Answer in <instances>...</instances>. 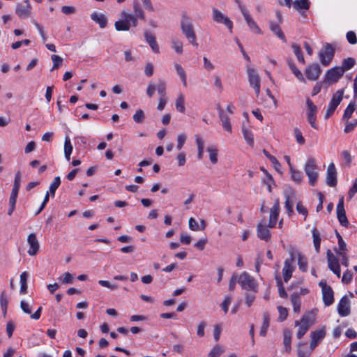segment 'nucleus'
Instances as JSON below:
<instances>
[{
    "label": "nucleus",
    "mask_w": 357,
    "mask_h": 357,
    "mask_svg": "<svg viewBox=\"0 0 357 357\" xmlns=\"http://www.w3.org/2000/svg\"><path fill=\"white\" fill-rule=\"evenodd\" d=\"M327 255V261H328V266L329 269L333 271V270L335 269L336 267H340V263L337 257L334 256V255L331 252L330 250H327L326 252Z\"/></svg>",
    "instance_id": "23"
},
{
    "label": "nucleus",
    "mask_w": 357,
    "mask_h": 357,
    "mask_svg": "<svg viewBox=\"0 0 357 357\" xmlns=\"http://www.w3.org/2000/svg\"><path fill=\"white\" fill-rule=\"evenodd\" d=\"M291 47L293 49L294 53L297 57L298 61L304 64L305 61L300 46L296 43H293L291 45Z\"/></svg>",
    "instance_id": "42"
},
{
    "label": "nucleus",
    "mask_w": 357,
    "mask_h": 357,
    "mask_svg": "<svg viewBox=\"0 0 357 357\" xmlns=\"http://www.w3.org/2000/svg\"><path fill=\"white\" fill-rule=\"evenodd\" d=\"M313 314L312 312L305 314L301 318V321H296L295 326H299L296 337L298 339H301L309 330L312 321Z\"/></svg>",
    "instance_id": "4"
},
{
    "label": "nucleus",
    "mask_w": 357,
    "mask_h": 357,
    "mask_svg": "<svg viewBox=\"0 0 357 357\" xmlns=\"http://www.w3.org/2000/svg\"><path fill=\"white\" fill-rule=\"evenodd\" d=\"M283 344L285 348V351L287 353H290L291 351V332L289 329H284L283 331Z\"/></svg>",
    "instance_id": "24"
},
{
    "label": "nucleus",
    "mask_w": 357,
    "mask_h": 357,
    "mask_svg": "<svg viewBox=\"0 0 357 357\" xmlns=\"http://www.w3.org/2000/svg\"><path fill=\"white\" fill-rule=\"evenodd\" d=\"M184 103L185 99L183 96L182 94L178 95L176 100V108L178 112L181 113H183L185 110Z\"/></svg>",
    "instance_id": "50"
},
{
    "label": "nucleus",
    "mask_w": 357,
    "mask_h": 357,
    "mask_svg": "<svg viewBox=\"0 0 357 357\" xmlns=\"http://www.w3.org/2000/svg\"><path fill=\"white\" fill-rule=\"evenodd\" d=\"M212 18L215 22L225 24L230 32L232 31L233 22L231 20L216 8H212Z\"/></svg>",
    "instance_id": "8"
},
{
    "label": "nucleus",
    "mask_w": 357,
    "mask_h": 357,
    "mask_svg": "<svg viewBox=\"0 0 357 357\" xmlns=\"http://www.w3.org/2000/svg\"><path fill=\"white\" fill-rule=\"evenodd\" d=\"M269 28L271 31L276 35L280 39H281L283 42H287L284 33L282 32L280 26L273 22H270L269 23Z\"/></svg>",
    "instance_id": "22"
},
{
    "label": "nucleus",
    "mask_w": 357,
    "mask_h": 357,
    "mask_svg": "<svg viewBox=\"0 0 357 357\" xmlns=\"http://www.w3.org/2000/svg\"><path fill=\"white\" fill-rule=\"evenodd\" d=\"M242 132L243 135V137L246 142L250 146H253L254 144V137L253 134L250 130L247 128L244 125L242 126Z\"/></svg>",
    "instance_id": "34"
},
{
    "label": "nucleus",
    "mask_w": 357,
    "mask_h": 357,
    "mask_svg": "<svg viewBox=\"0 0 357 357\" xmlns=\"http://www.w3.org/2000/svg\"><path fill=\"white\" fill-rule=\"evenodd\" d=\"M298 265L299 269L302 272H306L307 270V258L301 253H298Z\"/></svg>",
    "instance_id": "37"
},
{
    "label": "nucleus",
    "mask_w": 357,
    "mask_h": 357,
    "mask_svg": "<svg viewBox=\"0 0 357 357\" xmlns=\"http://www.w3.org/2000/svg\"><path fill=\"white\" fill-rule=\"evenodd\" d=\"M278 310L279 312L278 320L280 321H284L287 319V315H288L287 308L282 307V306H279V307H278Z\"/></svg>",
    "instance_id": "57"
},
{
    "label": "nucleus",
    "mask_w": 357,
    "mask_h": 357,
    "mask_svg": "<svg viewBox=\"0 0 357 357\" xmlns=\"http://www.w3.org/2000/svg\"><path fill=\"white\" fill-rule=\"evenodd\" d=\"M91 18L93 21L96 22L99 24L100 27L103 29L107 26V19L105 15L102 13H98L97 12H93L91 15Z\"/></svg>",
    "instance_id": "20"
},
{
    "label": "nucleus",
    "mask_w": 357,
    "mask_h": 357,
    "mask_svg": "<svg viewBox=\"0 0 357 357\" xmlns=\"http://www.w3.org/2000/svg\"><path fill=\"white\" fill-rule=\"evenodd\" d=\"M207 151L211 163L216 164L218 162V149L215 146H209L207 148Z\"/></svg>",
    "instance_id": "38"
},
{
    "label": "nucleus",
    "mask_w": 357,
    "mask_h": 357,
    "mask_svg": "<svg viewBox=\"0 0 357 357\" xmlns=\"http://www.w3.org/2000/svg\"><path fill=\"white\" fill-rule=\"evenodd\" d=\"M61 184V178L60 176H56L53 181L51 183L49 188V193L51 195L52 197L55 196V192L57 188L59 187Z\"/></svg>",
    "instance_id": "39"
},
{
    "label": "nucleus",
    "mask_w": 357,
    "mask_h": 357,
    "mask_svg": "<svg viewBox=\"0 0 357 357\" xmlns=\"http://www.w3.org/2000/svg\"><path fill=\"white\" fill-rule=\"evenodd\" d=\"M347 40L351 45H355L357 43V38L355 32L350 31L347 33Z\"/></svg>",
    "instance_id": "63"
},
{
    "label": "nucleus",
    "mask_w": 357,
    "mask_h": 357,
    "mask_svg": "<svg viewBox=\"0 0 357 357\" xmlns=\"http://www.w3.org/2000/svg\"><path fill=\"white\" fill-rule=\"evenodd\" d=\"M307 107V118L317 117V107L309 98L306 100Z\"/></svg>",
    "instance_id": "29"
},
{
    "label": "nucleus",
    "mask_w": 357,
    "mask_h": 357,
    "mask_svg": "<svg viewBox=\"0 0 357 357\" xmlns=\"http://www.w3.org/2000/svg\"><path fill=\"white\" fill-rule=\"evenodd\" d=\"M304 345L303 343H298V357H309L310 356V351L307 349H302V347Z\"/></svg>",
    "instance_id": "59"
},
{
    "label": "nucleus",
    "mask_w": 357,
    "mask_h": 357,
    "mask_svg": "<svg viewBox=\"0 0 357 357\" xmlns=\"http://www.w3.org/2000/svg\"><path fill=\"white\" fill-rule=\"evenodd\" d=\"M114 26L116 31H128L130 29V25L128 23V20H118L115 22Z\"/></svg>",
    "instance_id": "35"
},
{
    "label": "nucleus",
    "mask_w": 357,
    "mask_h": 357,
    "mask_svg": "<svg viewBox=\"0 0 357 357\" xmlns=\"http://www.w3.org/2000/svg\"><path fill=\"white\" fill-rule=\"evenodd\" d=\"M121 18L124 20H128V23L130 26L135 27L137 25V19L138 17L133 15L132 14H130L123 10L121 13Z\"/></svg>",
    "instance_id": "31"
},
{
    "label": "nucleus",
    "mask_w": 357,
    "mask_h": 357,
    "mask_svg": "<svg viewBox=\"0 0 357 357\" xmlns=\"http://www.w3.org/2000/svg\"><path fill=\"white\" fill-rule=\"evenodd\" d=\"M241 12L244 17V19L249 26L251 31L257 34H261V30L253 20L248 10L243 6H239Z\"/></svg>",
    "instance_id": "10"
},
{
    "label": "nucleus",
    "mask_w": 357,
    "mask_h": 357,
    "mask_svg": "<svg viewBox=\"0 0 357 357\" xmlns=\"http://www.w3.org/2000/svg\"><path fill=\"white\" fill-rule=\"evenodd\" d=\"M323 302L326 306H330L334 302L333 291L331 287L322 291Z\"/></svg>",
    "instance_id": "21"
},
{
    "label": "nucleus",
    "mask_w": 357,
    "mask_h": 357,
    "mask_svg": "<svg viewBox=\"0 0 357 357\" xmlns=\"http://www.w3.org/2000/svg\"><path fill=\"white\" fill-rule=\"evenodd\" d=\"M181 29L182 33L188 40L189 43L197 47V36L194 30L193 24L190 19L185 15H183L181 21Z\"/></svg>",
    "instance_id": "1"
},
{
    "label": "nucleus",
    "mask_w": 357,
    "mask_h": 357,
    "mask_svg": "<svg viewBox=\"0 0 357 357\" xmlns=\"http://www.w3.org/2000/svg\"><path fill=\"white\" fill-rule=\"evenodd\" d=\"M355 59L354 58L349 57L343 60L342 66H340V68L343 70V72L344 73L345 71L352 68L355 66Z\"/></svg>",
    "instance_id": "43"
},
{
    "label": "nucleus",
    "mask_w": 357,
    "mask_h": 357,
    "mask_svg": "<svg viewBox=\"0 0 357 357\" xmlns=\"http://www.w3.org/2000/svg\"><path fill=\"white\" fill-rule=\"evenodd\" d=\"M32 7L29 0H25L22 3L16 5L15 13L21 18H28L31 13Z\"/></svg>",
    "instance_id": "11"
},
{
    "label": "nucleus",
    "mask_w": 357,
    "mask_h": 357,
    "mask_svg": "<svg viewBox=\"0 0 357 357\" xmlns=\"http://www.w3.org/2000/svg\"><path fill=\"white\" fill-rule=\"evenodd\" d=\"M73 148L71 144L70 139L69 137L66 136L65 137L64 142V154L67 161H70V155L73 152Z\"/></svg>",
    "instance_id": "32"
},
{
    "label": "nucleus",
    "mask_w": 357,
    "mask_h": 357,
    "mask_svg": "<svg viewBox=\"0 0 357 357\" xmlns=\"http://www.w3.org/2000/svg\"><path fill=\"white\" fill-rule=\"evenodd\" d=\"M255 294L252 291V293H245V303L248 305V307H250L252 304L253 303L255 299Z\"/></svg>",
    "instance_id": "61"
},
{
    "label": "nucleus",
    "mask_w": 357,
    "mask_h": 357,
    "mask_svg": "<svg viewBox=\"0 0 357 357\" xmlns=\"http://www.w3.org/2000/svg\"><path fill=\"white\" fill-rule=\"evenodd\" d=\"M335 52V48L333 45L330 43H326L319 53L321 63L324 66H329L334 57Z\"/></svg>",
    "instance_id": "5"
},
{
    "label": "nucleus",
    "mask_w": 357,
    "mask_h": 357,
    "mask_svg": "<svg viewBox=\"0 0 357 357\" xmlns=\"http://www.w3.org/2000/svg\"><path fill=\"white\" fill-rule=\"evenodd\" d=\"M337 311L341 317H347L350 314L349 301L347 296L340 299L337 305Z\"/></svg>",
    "instance_id": "15"
},
{
    "label": "nucleus",
    "mask_w": 357,
    "mask_h": 357,
    "mask_svg": "<svg viewBox=\"0 0 357 357\" xmlns=\"http://www.w3.org/2000/svg\"><path fill=\"white\" fill-rule=\"evenodd\" d=\"M280 211L271 208L268 221L269 228H273L275 227L280 214Z\"/></svg>",
    "instance_id": "33"
},
{
    "label": "nucleus",
    "mask_w": 357,
    "mask_h": 357,
    "mask_svg": "<svg viewBox=\"0 0 357 357\" xmlns=\"http://www.w3.org/2000/svg\"><path fill=\"white\" fill-rule=\"evenodd\" d=\"M325 335H326V332L324 328L317 330L315 331H312V332H311V334H310L311 340L313 341H315L318 343L319 342H321L322 339H324Z\"/></svg>",
    "instance_id": "36"
},
{
    "label": "nucleus",
    "mask_w": 357,
    "mask_h": 357,
    "mask_svg": "<svg viewBox=\"0 0 357 357\" xmlns=\"http://www.w3.org/2000/svg\"><path fill=\"white\" fill-rule=\"evenodd\" d=\"M186 139H187V137L183 133L179 134L178 135V137H177V149L178 150H181L183 148V146L186 141Z\"/></svg>",
    "instance_id": "62"
},
{
    "label": "nucleus",
    "mask_w": 357,
    "mask_h": 357,
    "mask_svg": "<svg viewBox=\"0 0 357 357\" xmlns=\"http://www.w3.org/2000/svg\"><path fill=\"white\" fill-rule=\"evenodd\" d=\"M144 38H145L146 41L150 45L151 50L155 53H158L159 52V46L157 43L155 37L149 31H145Z\"/></svg>",
    "instance_id": "18"
},
{
    "label": "nucleus",
    "mask_w": 357,
    "mask_h": 357,
    "mask_svg": "<svg viewBox=\"0 0 357 357\" xmlns=\"http://www.w3.org/2000/svg\"><path fill=\"white\" fill-rule=\"evenodd\" d=\"M291 303L294 312L298 313L301 310V301L298 294H294L290 296Z\"/></svg>",
    "instance_id": "28"
},
{
    "label": "nucleus",
    "mask_w": 357,
    "mask_h": 357,
    "mask_svg": "<svg viewBox=\"0 0 357 357\" xmlns=\"http://www.w3.org/2000/svg\"><path fill=\"white\" fill-rule=\"evenodd\" d=\"M21 178H22L21 172L20 171H18L16 172L15 176L14 183H13L11 194H10L11 195L17 197L18 192H19V190L20 188V185H21Z\"/></svg>",
    "instance_id": "25"
},
{
    "label": "nucleus",
    "mask_w": 357,
    "mask_h": 357,
    "mask_svg": "<svg viewBox=\"0 0 357 357\" xmlns=\"http://www.w3.org/2000/svg\"><path fill=\"white\" fill-rule=\"evenodd\" d=\"M0 305L3 316L5 317L7 312L8 301L5 291H3L0 296Z\"/></svg>",
    "instance_id": "47"
},
{
    "label": "nucleus",
    "mask_w": 357,
    "mask_h": 357,
    "mask_svg": "<svg viewBox=\"0 0 357 357\" xmlns=\"http://www.w3.org/2000/svg\"><path fill=\"white\" fill-rule=\"evenodd\" d=\"M51 59L53 62V67L52 68V70L59 68L63 62V59L61 56L56 54L52 55Z\"/></svg>",
    "instance_id": "55"
},
{
    "label": "nucleus",
    "mask_w": 357,
    "mask_h": 357,
    "mask_svg": "<svg viewBox=\"0 0 357 357\" xmlns=\"http://www.w3.org/2000/svg\"><path fill=\"white\" fill-rule=\"evenodd\" d=\"M60 280L64 284H72L73 282V277L72 274L68 272H66L63 276H61Z\"/></svg>",
    "instance_id": "56"
},
{
    "label": "nucleus",
    "mask_w": 357,
    "mask_h": 357,
    "mask_svg": "<svg viewBox=\"0 0 357 357\" xmlns=\"http://www.w3.org/2000/svg\"><path fill=\"white\" fill-rule=\"evenodd\" d=\"M294 134H295V137H296V142L299 144H302V145L304 144L305 142V139L303 137V135L298 128L294 129Z\"/></svg>",
    "instance_id": "64"
},
{
    "label": "nucleus",
    "mask_w": 357,
    "mask_h": 357,
    "mask_svg": "<svg viewBox=\"0 0 357 357\" xmlns=\"http://www.w3.org/2000/svg\"><path fill=\"white\" fill-rule=\"evenodd\" d=\"M343 94V90H339L333 95L324 116L325 119H328L334 113L335 110L342 100Z\"/></svg>",
    "instance_id": "6"
},
{
    "label": "nucleus",
    "mask_w": 357,
    "mask_h": 357,
    "mask_svg": "<svg viewBox=\"0 0 357 357\" xmlns=\"http://www.w3.org/2000/svg\"><path fill=\"white\" fill-rule=\"evenodd\" d=\"M27 243L29 245V249L28 250L27 253L30 256H35L39 250L40 245L36 238V235L34 233H31L28 236Z\"/></svg>",
    "instance_id": "14"
},
{
    "label": "nucleus",
    "mask_w": 357,
    "mask_h": 357,
    "mask_svg": "<svg viewBox=\"0 0 357 357\" xmlns=\"http://www.w3.org/2000/svg\"><path fill=\"white\" fill-rule=\"evenodd\" d=\"M291 259H286L284 262V267L282 268L283 279L285 282H287L292 276L294 267L293 266Z\"/></svg>",
    "instance_id": "17"
},
{
    "label": "nucleus",
    "mask_w": 357,
    "mask_h": 357,
    "mask_svg": "<svg viewBox=\"0 0 357 357\" xmlns=\"http://www.w3.org/2000/svg\"><path fill=\"white\" fill-rule=\"evenodd\" d=\"M247 73L250 85L254 89L256 96H259L260 93V77L256 70L251 67L247 68Z\"/></svg>",
    "instance_id": "9"
},
{
    "label": "nucleus",
    "mask_w": 357,
    "mask_h": 357,
    "mask_svg": "<svg viewBox=\"0 0 357 357\" xmlns=\"http://www.w3.org/2000/svg\"><path fill=\"white\" fill-rule=\"evenodd\" d=\"M217 109L218 111L219 116H220V121L222 122L223 128L226 131H227L229 132H231L232 129H231V125L230 123L229 118L224 114V112L220 107H218Z\"/></svg>",
    "instance_id": "19"
},
{
    "label": "nucleus",
    "mask_w": 357,
    "mask_h": 357,
    "mask_svg": "<svg viewBox=\"0 0 357 357\" xmlns=\"http://www.w3.org/2000/svg\"><path fill=\"white\" fill-rule=\"evenodd\" d=\"M270 315L267 312L263 314V323L260 329L259 334L261 336L264 337L266 335L267 330L269 327Z\"/></svg>",
    "instance_id": "27"
},
{
    "label": "nucleus",
    "mask_w": 357,
    "mask_h": 357,
    "mask_svg": "<svg viewBox=\"0 0 357 357\" xmlns=\"http://www.w3.org/2000/svg\"><path fill=\"white\" fill-rule=\"evenodd\" d=\"M133 10L135 13L133 15L138 17L139 19L145 20L144 13L137 1H134L133 2Z\"/></svg>",
    "instance_id": "46"
},
{
    "label": "nucleus",
    "mask_w": 357,
    "mask_h": 357,
    "mask_svg": "<svg viewBox=\"0 0 357 357\" xmlns=\"http://www.w3.org/2000/svg\"><path fill=\"white\" fill-rule=\"evenodd\" d=\"M337 211V218L340 225L344 227H348L349 222L346 216V213L344 209L342 210H336Z\"/></svg>",
    "instance_id": "41"
},
{
    "label": "nucleus",
    "mask_w": 357,
    "mask_h": 357,
    "mask_svg": "<svg viewBox=\"0 0 357 357\" xmlns=\"http://www.w3.org/2000/svg\"><path fill=\"white\" fill-rule=\"evenodd\" d=\"M288 66L289 68L291 69L293 74L295 75V77L300 81V82H305V78L302 74V73L298 70V68L296 67V64L291 61L288 60L287 61Z\"/></svg>",
    "instance_id": "26"
},
{
    "label": "nucleus",
    "mask_w": 357,
    "mask_h": 357,
    "mask_svg": "<svg viewBox=\"0 0 357 357\" xmlns=\"http://www.w3.org/2000/svg\"><path fill=\"white\" fill-rule=\"evenodd\" d=\"M343 75L344 72L340 66L333 67L326 71L324 82L328 84L336 83Z\"/></svg>",
    "instance_id": "7"
},
{
    "label": "nucleus",
    "mask_w": 357,
    "mask_h": 357,
    "mask_svg": "<svg viewBox=\"0 0 357 357\" xmlns=\"http://www.w3.org/2000/svg\"><path fill=\"white\" fill-rule=\"evenodd\" d=\"M313 243L317 252H319L321 245V237L319 232L316 228H313L312 231Z\"/></svg>",
    "instance_id": "40"
},
{
    "label": "nucleus",
    "mask_w": 357,
    "mask_h": 357,
    "mask_svg": "<svg viewBox=\"0 0 357 357\" xmlns=\"http://www.w3.org/2000/svg\"><path fill=\"white\" fill-rule=\"evenodd\" d=\"M238 283L243 289L257 293L258 291V284L255 278L248 273L244 271L238 277Z\"/></svg>",
    "instance_id": "2"
},
{
    "label": "nucleus",
    "mask_w": 357,
    "mask_h": 357,
    "mask_svg": "<svg viewBox=\"0 0 357 357\" xmlns=\"http://www.w3.org/2000/svg\"><path fill=\"white\" fill-rule=\"evenodd\" d=\"M290 173H291V178L294 182H296L297 183H301L302 182L303 174L300 171H298V170L294 169L293 167H291Z\"/></svg>",
    "instance_id": "45"
},
{
    "label": "nucleus",
    "mask_w": 357,
    "mask_h": 357,
    "mask_svg": "<svg viewBox=\"0 0 357 357\" xmlns=\"http://www.w3.org/2000/svg\"><path fill=\"white\" fill-rule=\"evenodd\" d=\"M357 126V119H354L352 121H347L344 128V132L348 133L352 131Z\"/></svg>",
    "instance_id": "58"
},
{
    "label": "nucleus",
    "mask_w": 357,
    "mask_h": 357,
    "mask_svg": "<svg viewBox=\"0 0 357 357\" xmlns=\"http://www.w3.org/2000/svg\"><path fill=\"white\" fill-rule=\"evenodd\" d=\"M132 118L136 123H140L143 122L145 119L144 112L142 109H138L136 111Z\"/></svg>",
    "instance_id": "54"
},
{
    "label": "nucleus",
    "mask_w": 357,
    "mask_h": 357,
    "mask_svg": "<svg viewBox=\"0 0 357 357\" xmlns=\"http://www.w3.org/2000/svg\"><path fill=\"white\" fill-rule=\"evenodd\" d=\"M353 273L351 271L347 270L342 275V282L344 284H349L351 282Z\"/></svg>",
    "instance_id": "60"
},
{
    "label": "nucleus",
    "mask_w": 357,
    "mask_h": 357,
    "mask_svg": "<svg viewBox=\"0 0 357 357\" xmlns=\"http://www.w3.org/2000/svg\"><path fill=\"white\" fill-rule=\"evenodd\" d=\"M225 350L220 344H216L209 352L208 357H219Z\"/></svg>",
    "instance_id": "51"
},
{
    "label": "nucleus",
    "mask_w": 357,
    "mask_h": 357,
    "mask_svg": "<svg viewBox=\"0 0 357 357\" xmlns=\"http://www.w3.org/2000/svg\"><path fill=\"white\" fill-rule=\"evenodd\" d=\"M326 182L330 187H335L337 185V171L333 162L328 166Z\"/></svg>",
    "instance_id": "13"
},
{
    "label": "nucleus",
    "mask_w": 357,
    "mask_h": 357,
    "mask_svg": "<svg viewBox=\"0 0 357 357\" xmlns=\"http://www.w3.org/2000/svg\"><path fill=\"white\" fill-rule=\"evenodd\" d=\"M356 109V105L354 102H350L347 108L345 109L343 114V119L349 120L352 114Z\"/></svg>",
    "instance_id": "44"
},
{
    "label": "nucleus",
    "mask_w": 357,
    "mask_h": 357,
    "mask_svg": "<svg viewBox=\"0 0 357 357\" xmlns=\"http://www.w3.org/2000/svg\"><path fill=\"white\" fill-rule=\"evenodd\" d=\"M257 235L259 238L264 241H269L271 239V234L268 229V226L266 227L263 223L260 222L257 227Z\"/></svg>",
    "instance_id": "16"
},
{
    "label": "nucleus",
    "mask_w": 357,
    "mask_h": 357,
    "mask_svg": "<svg viewBox=\"0 0 357 357\" xmlns=\"http://www.w3.org/2000/svg\"><path fill=\"white\" fill-rule=\"evenodd\" d=\"M294 7L296 10H307L310 7V2L308 0H296L294 2Z\"/></svg>",
    "instance_id": "48"
},
{
    "label": "nucleus",
    "mask_w": 357,
    "mask_h": 357,
    "mask_svg": "<svg viewBox=\"0 0 357 357\" xmlns=\"http://www.w3.org/2000/svg\"><path fill=\"white\" fill-rule=\"evenodd\" d=\"M284 204H285V208L287 211V214L289 216H291L294 212V211H293L294 203L291 201L289 195H285V203Z\"/></svg>",
    "instance_id": "52"
},
{
    "label": "nucleus",
    "mask_w": 357,
    "mask_h": 357,
    "mask_svg": "<svg viewBox=\"0 0 357 357\" xmlns=\"http://www.w3.org/2000/svg\"><path fill=\"white\" fill-rule=\"evenodd\" d=\"M156 90L160 97L166 98V85L163 81H160L156 86Z\"/></svg>",
    "instance_id": "53"
},
{
    "label": "nucleus",
    "mask_w": 357,
    "mask_h": 357,
    "mask_svg": "<svg viewBox=\"0 0 357 357\" xmlns=\"http://www.w3.org/2000/svg\"><path fill=\"white\" fill-rule=\"evenodd\" d=\"M321 73V69L318 63L309 66L305 70V75L309 80L316 81Z\"/></svg>",
    "instance_id": "12"
},
{
    "label": "nucleus",
    "mask_w": 357,
    "mask_h": 357,
    "mask_svg": "<svg viewBox=\"0 0 357 357\" xmlns=\"http://www.w3.org/2000/svg\"><path fill=\"white\" fill-rule=\"evenodd\" d=\"M317 166L316 160L313 158H309L306 160L304 166V170L309 179V184L314 186L317 183L319 173L317 172Z\"/></svg>",
    "instance_id": "3"
},
{
    "label": "nucleus",
    "mask_w": 357,
    "mask_h": 357,
    "mask_svg": "<svg viewBox=\"0 0 357 357\" xmlns=\"http://www.w3.org/2000/svg\"><path fill=\"white\" fill-rule=\"evenodd\" d=\"M175 69L180 76L184 86H187L186 74L182 66L178 63L174 64Z\"/></svg>",
    "instance_id": "49"
},
{
    "label": "nucleus",
    "mask_w": 357,
    "mask_h": 357,
    "mask_svg": "<svg viewBox=\"0 0 357 357\" xmlns=\"http://www.w3.org/2000/svg\"><path fill=\"white\" fill-rule=\"evenodd\" d=\"M195 142L197 146V158L202 160L204 156V141L199 135H195Z\"/></svg>",
    "instance_id": "30"
}]
</instances>
